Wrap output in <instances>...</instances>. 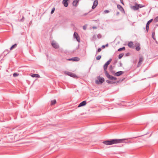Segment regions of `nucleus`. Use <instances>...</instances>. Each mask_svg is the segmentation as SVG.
<instances>
[{
    "label": "nucleus",
    "mask_w": 158,
    "mask_h": 158,
    "mask_svg": "<svg viewBox=\"0 0 158 158\" xmlns=\"http://www.w3.org/2000/svg\"><path fill=\"white\" fill-rule=\"evenodd\" d=\"M128 53H127L126 55H128Z\"/></svg>",
    "instance_id": "nucleus-50"
},
{
    "label": "nucleus",
    "mask_w": 158,
    "mask_h": 158,
    "mask_svg": "<svg viewBox=\"0 0 158 158\" xmlns=\"http://www.w3.org/2000/svg\"><path fill=\"white\" fill-rule=\"evenodd\" d=\"M79 46L78 45L77 47L76 48V49H78V48H79Z\"/></svg>",
    "instance_id": "nucleus-47"
},
{
    "label": "nucleus",
    "mask_w": 158,
    "mask_h": 158,
    "mask_svg": "<svg viewBox=\"0 0 158 158\" xmlns=\"http://www.w3.org/2000/svg\"><path fill=\"white\" fill-rule=\"evenodd\" d=\"M101 58V56H100V55H98V56L96 58V59L97 60H99Z\"/></svg>",
    "instance_id": "nucleus-31"
},
{
    "label": "nucleus",
    "mask_w": 158,
    "mask_h": 158,
    "mask_svg": "<svg viewBox=\"0 0 158 158\" xmlns=\"http://www.w3.org/2000/svg\"><path fill=\"white\" fill-rule=\"evenodd\" d=\"M153 21V19H151L149 20L146 23V29L147 32L148 31L149 25L150 23Z\"/></svg>",
    "instance_id": "nucleus-7"
},
{
    "label": "nucleus",
    "mask_w": 158,
    "mask_h": 158,
    "mask_svg": "<svg viewBox=\"0 0 158 158\" xmlns=\"http://www.w3.org/2000/svg\"><path fill=\"white\" fill-rule=\"evenodd\" d=\"M110 71L112 74H114V73H115V71L114 70H113V69L112 70Z\"/></svg>",
    "instance_id": "nucleus-37"
},
{
    "label": "nucleus",
    "mask_w": 158,
    "mask_h": 158,
    "mask_svg": "<svg viewBox=\"0 0 158 158\" xmlns=\"http://www.w3.org/2000/svg\"><path fill=\"white\" fill-rule=\"evenodd\" d=\"M73 37L74 38H76L78 42H80V40L78 34L76 32H74L73 34Z\"/></svg>",
    "instance_id": "nucleus-6"
},
{
    "label": "nucleus",
    "mask_w": 158,
    "mask_h": 158,
    "mask_svg": "<svg viewBox=\"0 0 158 158\" xmlns=\"http://www.w3.org/2000/svg\"><path fill=\"white\" fill-rule=\"evenodd\" d=\"M24 21V17L23 16V17H22V18L20 19V21Z\"/></svg>",
    "instance_id": "nucleus-39"
},
{
    "label": "nucleus",
    "mask_w": 158,
    "mask_h": 158,
    "mask_svg": "<svg viewBox=\"0 0 158 158\" xmlns=\"http://www.w3.org/2000/svg\"><path fill=\"white\" fill-rule=\"evenodd\" d=\"M106 82H107L108 84H114L116 82L115 81H110L109 80H107L106 81Z\"/></svg>",
    "instance_id": "nucleus-20"
},
{
    "label": "nucleus",
    "mask_w": 158,
    "mask_h": 158,
    "mask_svg": "<svg viewBox=\"0 0 158 158\" xmlns=\"http://www.w3.org/2000/svg\"><path fill=\"white\" fill-rule=\"evenodd\" d=\"M128 53H127L126 55H128Z\"/></svg>",
    "instance_id": "nucleus-49"
},
{
    "label": "nucleus",
    "mask_w": 158,
    "mask_h": 158,
    "mask_svg": "<svg viewBox=\"0 0 158 158\" xmlns=\"http://www.w3.org/2000/svg\"><path fill=\"white\" fill-rule=\"evenodd\" d=\"M105 74L108 78L111 80H117L116 77L110 75L108 72H106V73H105Z\"/></svg>",
    "instance_id": "nucleus-3"
},
{
    "label": "nucleus",
    "mask_w": 158,
    "mask_h": 158,
    "mask_svg": "<svg viewBox=\"0 0 158 158\" xmlns=\"http://www.w3.org/2000/svg\"><path fill=\"white\" fill-rule=\"evenodd\" d=\"M109 12H110V11L108 10H105L104 11V12L105 13H108Z\"/></svg>",
    "instance_id": "nucleus-38"
},
{
    "label": "nucleus",
    "mask_w": 158,
    "mask_h": 158,
    "mask_svg": "<svg viewBox=\"0 0 158 158\" xmlns=\"http://www.w3.org/2000/svg\"><path fill=\"white\" fill-rule=\"evenodd\" d=\"M114 69V67H113V66L112 65H110L109 66V69L110 71V70H113Z\"/></svg>",
    "instance_id": "nucleus-32"
},
{
    "label": "nucleus",
    "mask_w": 158,
    "mask_h": 158,
    "mask_svg": "<svg viewBox=\"0 0 158 158\" xmlns=\"http://www.w3.org/2000/svg\"><path fill=\"white\" fill-rule=\"evenodd\" d=\"M93 28H94V29H95V28H96V27H94Z\"/></svg>",
    "instance_id": "nucleus-48"
},
{
    "label": "nucleus",
    "mask_w": 158,
    "mask_h": 158,
    "mask_svg": "<svg viewBox=\"0 0 158 158\" xmlns=\"http://www.w3.org/2000/svg\"><path fill=\"white\" fill-rule=\"evenodd\" d=\"M105 48V46L104 45H103L102 46V48Z\"/></svg>",
    "instance_id": "nucleus-42"
},
{
    "label": "nucleus",
    "mask_w": 158,
    "mask_h": 158,
    "mask_svg": "<svg viewBox=\"0 0 158 158\" xmlns=\"http://www.w3.org/2000/svg\"><path fill=\"white\" fill-rule=\"evenodd\" d=\"M154 21L155 23L158 22V16H156L154 18Z\"/></svg>",
    "instance_id": "nucleus-29"
},
{
    "label": "nucleus",
    "mask_w": 158,
    "mask_h": 158,
    "mask_svg": "<svg viewBox=\"0 0 158 158\" xmlns=\"http://www.w3.org/2000/svg\"><path fill=\"white\" fill-rule=\"evenodd\" d=\"M97 37L98 39H100L102 37V35L100 34H98L97 35Z\"/></svg>",
    "instance_id": "nucleus-35"
},
{
    "label": "nucleus",
    "mask_w": 158,
    "mask_h": 158,
    "mask_svg": "<svg viewBox=\"0 0 158 158\" xmlns=\"http://www.w3.org/2000/svg\"><path fill=\"white\" fill-rule=\"evenodd\" d=\"M119 14V12H117L116 13V15H118Z\"/></svg>",
    "instance_id": "nucleus-44"
},
{
    "label": "nucleus",
    "mask_w": 158,
    "mask_h": 158,
    "mask_svg": "<svg viewBox=\"0 0 158 158\" xmlns=\"http://www.w3.org/2000/svg\"><path fill=\"white\" fill-rule=\"evenodd\" d=\"M17 44H15L14 45H13L10 48V50H12L14 48H15L17 46Z\"/></svg>",
    "instance_id": "nucleus-21"
},
{
    "label": "nucleus",
    "mask_w": 158,
    "mask_h": 158,
    "mask_svg": "<svg viewBox=\"0 0 158 158\" xmlns=\"http://www.w3.org/2000/svg\"><path fill=\"white\" fill-rule=\"evenodd\" d=\"M126 139H112L103 141V143L105 144L109 145L114 144L124 143V141Z\"/></svg>",
    "instance_id": "nucleus-1"
},
{
    "label": "nucleus",
    "mask_w": 158,
    "mask_h": 158,
    "mask_svg": "<svg viewBox=\"0 0 158 158\" xmlns=\"http://www.w3.org/2000/svg\"><path fill=\"white\" fill-rule=\"evenodd\" d=\"M9 51L8 50V49H6V50L4 52V53H5H5L6 52V54H8L9 53Z\"/></svg>",
    "instance_id": "nucleus-33"
},
{
    "label": "nucleus",
    "mask_w": 158,
    "mask_h": 158,
    "mask_svg": "<svg viewBox=\"0 0 158 158\" xmlns=\"http://www.w3.org/2000/svg\"><path fill=\"white\" fill-rule=\"evenodd\" d=\"M67 1H68L67 0H63L62 1V3L65 7H67L68 6V4Z\"/></svg>",
    "instance_id": "nucleus-13"
},
{
    "label": "nucleus",
    "mask_w": 158,
    "mask_h": 158,
    "mask_svg": "<svg viewBox=\"0 0 158 158\" xmlns=\"http://www.w3.org/2000/svg\"><path fill=\"white\" fill-rule=\"evenodd\" d=\"M124 73V72L123 71H118L116 73H114V76H119L123 74Z\"/></svg>",
    "instance_id": "nucleus-9"
},
{
    "label": "nucleus",
    "mask_w": 158,
    "mask_h": 158,
    "mask_svg": "<svg viewBox=\"0 0 158 158\" xmlns=\"http://www.w3.org/2000/svg\"><path fill=\"white\" fill-rule=\"evenodd\" d=\"M120 1L121 3H122L123 5H124V3L123 0H120Z\"/></svg>",
    "instance_id": "nucleus-41"
},
{
    "label": "nucleus",
    "mask_w": 158,
    "mask_h": 158,
    "mask_svg": "<svg viewBox=\"0 0 158 158\" xmlns=\"http://www.w3.org/2000/svg\"><path fill=\"white\" fill-rule=\"evenodd\" d=\"M67 74L70 77H76V75L75 74L70 72H68L67 73Z\"/></svg>",
    "instance_id": "nucleus-17"
},
{
    "label": "nucleus",
    "mask_w": 158,
    "mask_h": 158,
    "mask_svg": "<svg viewBox=\"0 0 158 158\" xmlns=\"http://www.w3.org/2000/svg\"><path fill=\"white\" fill-rule=\"evenodd\" d=\"M19 75V74L17 73H14L13 74V76L14 77H16L18 76Z\"/></svg>",
    "instance_id": "nucleus-30"
},
{
    "label": "nucleus",
    "mask_w": 158,
    "mask_h": 158,
    "mask_svg": "<svg viewBox=\"0 0 158 158\" xmlns=\"http://www.w3.org/2000/svg\"><path fill=\"white\" fill-rule=\"evenodd\" d=\"M117 59H116H116H115V63L117 62Z\"/></svg>",
    "instance_id": "nucleus-46"
},
{
    "label": "nucleus",
    "mask_w": 158,
    "mask_h": 158,
    "mask_svg": "<svg viewBox=\"0 0 158 158\" xmlns=\"http://www.w3.org/2000/svg\"><path fill=\"white\" fill-rule=\"evenodd\" d=\"M97 79L98 80L95 81V83L97 84H102L105 81L103 77H101L100 76L97 77Z\"/></svg>",
    "instance_id": "nucleus-2"
},
{
    "label": "nucleus",
    "mask_w": 158,
    "mask_h": 158,
    "mask_svg": "<svg viewBox=\"0 0 158 158\" xmlns=\"http://www.w3.org/2000/svg\"><path fill=\"white\" fill-rule=\"evenodd\" d=\"M68 60H73V61H78L79 60V58L77 57H74L70 59H68Z\"/></svg>",
    "instance_id": "nucleus-12"
},
{
    "label": "nucleus",
    "mask_w": 158,
    "mask_h": 158,
    "mask_svg": "<svg viewBox=\"0 0 158 158\" xmlns=\"http://www.w3.org/2000/svg\"><path fill=\"white\" fill-rule=\"evenodd\" d=\"M83 28L84 30H86V27L85 26H83Z\"/></svg>",
    "instance_id": "nucleus-40"
},
{
    "label": "nucleus",
    "mask_w": 158,
    "mask_h": 158,
    "mask_svg": "<svg viewBox=\"0 0 158 158\" xmlns=\"http://www.w3.org/2000/svg\"><path fill=\"white\" fill-rule=\"evenodd\" d=\"M102 50V49L101 48H98L97 50V52H100Z\"/></svg>",
    "instance_id": "nucleus-36"
},
{
    "label": "nucleus",
    "mask_w": 158,
    "mask_h": 158,
    "mask_svg": "<svg viewBox=\"0 0 158 158\" xmlns=\"http://www.w3.org/2000/svg\"><path fill=\"white\" fill-rule=\"evenodd\" d=\"M137 4H138L136 3L135 6H133V9L135 10H137L139 8Z\"/></svg>",
    "instance_id": "nucleus-16"
},
{
    "label": "nucleus",
    "mask_w": 158,
    "mask_h": 158,
    "mask_svg": "<svg viewBox=\"0 0 158 158\" xmlns=\"http://www.w3.org/2000/svg\"><path fill=\"white\" fill-rule=\"evenodd\" d=\"M124 54L123 53H121L118 55V58L119 59H121L123 56Z\"/></svg>",
    "instance_id": "nucleus-28"
},
{
    "label": "nucleus",
    "mask_w": 158,
    "mask_h": 158,
    "mask_svg": "<svg viewBox=\"0 0 158 158\" xmlns=\"http://www.w3.org/2000/svg\"><path fill=\"white\" fill-rule=\"evenodd\" d=\"M117 7L118 9H119L121 11L123 12H124L125 11L123 7L120 5H117Z\"/></svg>",
    "instance_id": "nucleus-11"
},
{
    "label": "nucleus",
    "mask_w": 158,
    "mask_h": 158,
    "mask_svg": "<svg viewBox=\"0 0 158 158\" xmlns=\"http://www.w3.org/2000/svg\"><path fill=\"white\" fill-rule=\"evenodd\" d=\"M56 100L55 99V100H52L51 101V105H54L55 104H56Z\"/></svg>",
    "instance_id": "nucleus-23"
},
{
    "label": "nucleus",
    "mask_w": 158,
    "mask_h": 158,
    "mask_svg": "<svg viewBox=\"0 0 158 158\" xmlns=\"http://www.w3.org/2000/svg\"><path fill=\"white\" fill-rule=\"evenodd\" d=\"M80 0H74L73 2V6H77V4L79 2Z\"/></svg>",
    "instance_id": "nucleus-14"
},
{
    "label": "nucleus",
    "mask_w": 158,
    "mask_h": 158,
    "mask_svg": "<svg viewBox=\"0 0 158 158\" xmlns=\"http://www.w3.org/2000/svg\"><path fill=\"white\" fill-rule=\"evenodd\" d=\"M137 5L138 6L139 8L143 7H144L145 6V5H142L140 4H137Z\"/></svg>",
    "instance_id": "nucleus-27"
},
{
    "label": "nucleus",
    "mask_w": 158,
    "mask_h": 158,
    "mask_svg": "<svg viewBox=\"0 0 158 158\" xmlns=\"http://www.w3.org/2000/svg\"><path fill=\"white\" fill-rule=\"evenodd\" d=\"M122 64L121 62L120 63V66H122Z\"/></svg>",
    "instance_id": "nucleus-43"
},
{
    "label": "nucleus",
    "mask_w": 158,
    "mask_h": 158,
    "mask_svg": "<svg viewBox=\"0 0 158 158\" xmlns=\"http://www.w3.org/2000/svg\"><path fill=\"white\" fill-rule=\"evenodd\" d=\"M67 0L68 1H69V0Z\"/></svg>",
    "instance_id": "nucleus-53"
},
{
    "label": "nucleus",
    "mask_w": 158,
    "mask_h": 158,
    "mask_svg": "<svg viewBox=\"0 0 158 158\" xmlns=\"http://www.w3.org/2000/svg\"><path fill=\"white\" fill-rule=\"evenodd\" d=\"M52 47L54 48L57 49L59 48V46L58 43L54 41H52L51 43Z\"/></svg>",
    "instance_id": "nucleus-4"
},
{
    "label": "nucleus",
    "mask_w": 158,
    "mask_h": 158,
    "mask_svg": "<svg viewBox=\"0 0 158 158\" xmlns=\"http://www.w3.org/2000/svg\"><path fill=\"white\" fill-rule=\"evenodd\" d=\"M55 10V7H53L52 9V10H51V14H52L54 12V11Z\"/></svg>",
    "instance_id": "nucleus-34"
},
{
    "label": "nucleus",
    "mask_w": 158,
    "mask_h": 158,
    "mask_svg": "<svg viewBox=\"0 0 158 158\" xmlns=\"http://www.w3.org/2000/svg\"><path fill=\"white\" fill-rule=\"evenodd\" d=\"M135 49L136 50H137V51H139L140 50V44H139L138 43V46L137 47H136Z\"/></svg>",
    "instance_id": "nucleus-22"
},
{
    "label": "nucleus",
    "mask_w": 158,
    "mask_h": 158,
    "mask_svg": "<svg viewBox=\"0 0 158 158\" xmlns=\"http://www.w3.org/2000/svg\"><path fill=\"white\" fill-rule=\"evenodd\" d=\"M111 61H112V59L111 58H110L108 61H107L105 64H106L107 65H108L111 62Z\"/></svg>",
    "instance_id": "nucleus-25"
},
{
    "label": "nucleus",
    "mask_w": 158,
    "mask_h": 158,
    "mask_svg": "<svg viewBox=\"0 0 158 158\" xmlns=\"http://www.w3.org/2000/svg\"><path fill=\"white\" fill-rule=\"evenodd\" d=\"M143 60L144 58L143 56L140 57L137 65V67H139L140 66V65L142 64V62L143 61Z\"/></svg>",
    "instance_id": "nucleus-5"
},
{
    "label": "nucleus",
    "mask_w": 158,
    "mask_h": 158,
    "mask_svg": "<svg viewBox=\"0 0 158 158\" xmlns=\"http://www.w3.org/2000/svg\"><path fill=\"white\" fill-rule=\"evenodd\" d=\"M87 14H85V15H87Z\"/></svg>",
    "instance_id": "nucleus-52"
},
{
    "label": "nucleus",
    "mask_w": 158,
    "mask_h": 158,
    "mask_svg": "<svg viewBox=\"0 0 158 158\" xmlns=\"http://www.w3.org/2000/svg\"><path fill=\"white\" fill-rule=\"evenodd\" d=\"M98 4V1L96 0L94 1L93 3V5L92 6V8L93 9H94L97 6Z\"/></svg>",
    "instance_id": "nucleus-8"
},
{
    "label": "nucleus",
    "mask_w": 158,
    "mask_h": 158,
    "mask_svg": "<svg viewBox=\"0 0 158 158\" xmlns=\"http://www.w3.org/2000/svg\"><path fill=\"white\" fill-rule=\"evenodd\" d=\"M108 65L106 64H104V65L103 66V69L105 72V73H106V72H107V71L106 70V69H107Z\"/></svg>",
    "instance_id": "nucleus-18"
},
{
    "label": "nucleus",
    "mask_w": 158,
    "mask_h": 158,
    "mask_svg": "<svg viewBox=\"0 0 158 158\" xmlns=\"http://www.w3.org/2000/svg\"><path fill=\"white\" fill-rule=\"evenodd\" d=\"M155 33L154 32H153L152 34V38L154 40H156V39L155 37Z\"/></svg>",
    "instance_id": "nucleus-24"
},
{
    "label": "nucleus",
    "mask_w": 158,
    "mask_h": 158,
    "mask_svg": "<svg viewBox=\"0 0 158 158\" xmlns=\"http://www.w3.org/2000/svg\"><path fill=\"white\" fill-rule=\"evenodd\" d=\"M105 47H108V44H106L105 45Z\"/></svg>",
    "instance_id": "nucleus-45"
},
{
    "label": "nucleus",
    "mask_w": 158,
    "mask_h": 158,
    "mask_svg": "<svg viewBox=\"0 0 158 158\" xmlns=\"http://www.w3.org/2000/svg\"><path fill=\"white\" fill-rule=\"evenodd\" d=\"M94 36H95V35H94V36H93V38H94Z\"/></svg>",
    "instance_id": "nucleus-51"
},
{
    "label": "nucleus",
    "mask_w": 158,
    "mask_h": 158,
    "mask_svg": "<svg viewBox=\"0 0 158 158\" xmlns=\"http://www.w3.org/2000/svg\"><path fill=\"white\" fill-rule=\"evenodd\" d=\"M125 47H123L122 48H119L118 49V51H121L122 50H125Z\"/></svg>",
    "instance_id": "nucleus-26"
},
{
    "label": "nucleus",
    "mask_w": 158,
    "mask_h": 158,
    "mask_svg": "<svg viewBox=\"0 0 158 158\" xmlns=\"http://www.w3.org/2000/svg\"><path fill=\"white\" fill-rule=\"evenodd\" d=\"M86 101H84L79 104L78 107H80L84 106L86 105Z\"/></svg>",
    "instance_id": "nucleus-10"
},
{
    "label": "nucleus",
    "mask_w": 158,
    "mask_h": 158,
    "mask_svg": "<svg viewBox=\"0 0 158 158\" xmlns=\"http://www.w3.org/2000/svg\"><path fill=\"white\" fill-rule=\"evenodd\" d=\"M31 76L32 77H37L40 78V77L39 75L37 74H32Z\"/></svg>",
    "instance_id": "nucleus-19"
},
{
    "label": "nucleus",
    "mask_w": 158,
    "mask_h": 158,
    "mask_svg": "<svg viewBox=\"0 0 158 158\" xmlns=\"http://www.w3.org/2000/svg\"><path fill=\"white\" fill-rule=\"evenodd\" d=\"M128 46L131 48H134L135 47L133 46V44L132 42H130L128 44Z\"/></svg>",
    "instance_id": "nucleus-15"
}]
</instances>
